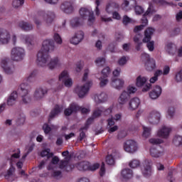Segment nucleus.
<instances>
[{"mask_svg":"<svg viewBox=\"0 0 182 182\" xmlns=\"http://www.w3.org/2000/svg\"><path fill=\"white\" fill-rule=\"evenodd\" d=\"M42 18L43 19L44 25L49 27L53 23L56 15L55 14V12L52 11L38 12V15L33 19L34 23L36 25L37 28L42 26Z\"/></svg>","mask_w":182,"mask_h":182,"instance_id":"obj_1","label":"nucleus"},{"mask_svg":"<svg viewBox=\"0 0 182 182\" xmlns=\"http://www.w3.org/2000/svg\"><path fill=\"white\" fill-rule=\"evenodd\" d=\"M154 5H162L163 6H177V4H174L173 2H168L166 1V0H151L149 2V6L147 9V11L144 14L142 18H141V25H144L145 26H147V23H149V21L147 20V17L146 16H150L151 15H153V14H156V11L154 9Z\"/></svg>","mask_w":182,"mask_h":182,"instance_id":"obj_2","label":"nucleus"},{"mask_svg":"<svg viewBox=\"0 0 182 182\" xmlns=\"http://www.w3.org/2000/svg\"><path fill=\"white\" fill-rule=\"evenodd\" d=\"M31 85H29L28 83L21 84L18 89V92L21 96V102L23 103V105H29L32 100L31 95H29Z\"/></svg>","mask_w":182,"mask_h":182,"instance_id":"obj_3","label":"nucleus"},{"mask_svg":"<svg viewBox=\"0 0 182 182\" xmlns=\"http://www.w3.org/2000/svg\"><path fill=\"white\" fill-rule=\"evenodd\" d=\"M154 33L153 28H148L144 32V38L142 39L144 43H146V48L149 52L154 50V41H151V36Z\"/></svg>","mask_w":182,"mask_h":182,"instance_id":"obj_4","label":"nucleus"},{"mask_svg":"<svg viewBox=\"0 0 182 182\" xmlns=\"http://www.w3.org/2000/svg\"><path fill=\"white\" fill-rule=\"evenodd\" d=\"M80 15L82 19H87V23L90 26L95 23V18L93 11L86 8H81L80 9Z\"/></svg>","mask_w":182,"mask_h":182,"instance_id":"obj_5","label":"nucleus"},{"mask_svg":"<svg viewBox=\"0 0 182 182\" xmlns=\"http://www.w3.org/2000/svg\"><path fill=\"white\" fill-rule=\"evenodd\" d=\"M25 58V49L21 47H15L11 50V58L15 62H21Z\"/></svg>","mask_w":182,"mask_h":182,"instance_id":"obj_6","label":"nucleus"},{"mask_svg":"<svg viewBox=\"0 0 182 182\" xmlns=\"http://www.w3.org/2000/svg\"><path fill=\"white\" fill-rule=\"evenodd\" d=\"M91 86L92 81H87L83 85H77L75 88L74 92L77 95L78 97H85V96L89 93Z\"/></svg>","mask_w":182,"mask_h":182,"instance_id":"obj_7","label":"nucleus"},{"mask_svg":"<svg viewBox=\"0 0 182 182\" xmlns=\"http://www.w3.org/2000/svg\"><path fill=\"white\" fill-rule=\"evenodd\" d=\"M81 110V113L82 114H87V113H89L90 112V109L87 108H82L77 105L76 103L71 104L68 108L65 109L64 111V113L65 116H70L72 113H76V112Z\"/></svg>","mask_w":182,"mask_h":182,"instance_id":"obj_8","label":"nucleus"},{"mask_svg":"<svg viewBox=\"0 0 182 182\" xmlns=\"http://www.w3.org/2000/svg\"><path fill=\"white\" fill-rule=\"evenodd\" d=\"M49 60H50V55H49V53L41 49L37 53L38 65L40 66H46Z\"/></svg>","mask_w":182,"mask_h":182,"instance_id":"obj_9","label":"nucleus"},{"mask_svg":"<svg viewBox=\"0 0 182 182\" xmlns=\"http://www.w3.org/2000/svg\"><path fill=\"white\" fill-rule=\"evenodd\" d=\"M124 149L127 153H136L139 149L137 142L133 139L127 140L124 144Z\"/></svg>","mask_w":182,"mask_h":182,"instance_id":"obj_10","label":"nucleus"},{"mask_svg":"<svg viewBox=\"0 0 182 182\" xmlns=\"http://www.w3.org/2000/svg\"><path fill=\"white\" fill-rule=\"evenodd\" d=\"M0 66L4 70L5 73H6V75H12V73H14L15 71L14 65L9 63V58H3L0 62Z\"/></svg>","mask_w":182,"mask_h":182,"instance_id":"obj_11","label":"nucleus"},{"mask_svg":"<svg viewBox=\"0 0 182 182\" xmlns=\"http://www.w3.org/2000/svg\"><path fill=\"white\" fill-rule=\"evenodd\" d=\"M60 9L64 14H67L68 15H70V14H73V11H75V7L73 6V2L72 1H63L61 3L60 6Z\"/></svg>","mask_w":182,"mask_h":182,"instance_id":"obj_12","label":"nucleus"},{"mask_svg":"<svg viewBox=\"0 0 182 182\" xmlns=\"http://www.w3.org/2000/svg\"><path fill=\"white\" fill-rule=\"evenodd\" d=\"M151 166H153L151 160L146 159L144 161L141 171L144 177H150L151 176Z\"/></svg>","mask_w":182,"mask_h":182,"instance_id":"obj_13","label":"nucleus"},{"mask_svg":"<svg viewBox=\"0 0 182 182\" xmlns=\"http://www.w3.org/2000/svg\"><path fill=\"white\" fill-rule=\"evenodd\" d=\"M11 41V33L8 30L0 28V45H8Z\"/></svg>","mask_w":182,"mask_h":182,"instance_id":"obj_14","label":"nucleus"},{"mask_svg":"<svg viewBox=\"0 0 182 182\" xmlns=\"http://www.w3.org/2000/svg\"><path fill=\"white\" fill-rule=\"evenodd\" d=\"M16 168L12 164H11L9 168L6 171L4 174V178L7 180V181L13 182L15 181V178H18L16 175H15V171Z\"/></svg>","mask_w":182,"mask_h":182,"instance_id":"obj_15","label":"nucleus"},{"mask_svg":"<svg viewBox=\"0 0 182 182\" xmlns=\"http://www.w3.org/2000/svg\"><path fill=\"white\" fill-rule=\"evenodd\" d=\"M60 82H63L66 87H70L73 82H72V78H70L68 71H63L59 75Z\"/></svg>","mask_w":182,"mask_h":182,"instance_id":"obj_16","label":"nucleus"},{"mask_svg":"<svg viewBox=\"0 0 182 182\" xmlns=\"http://www.w3.org/2000/svg\"><path fill=\"white\" fill-rule=\"evenodd\" d=\"M41 50H44L49 53V52H53L55 50V42L52 39H47L43 42V46Z\"/></svg>","mask_w":182,"mask_h":182,"instance_id":"obj_17","label":"nucleus"},{"mask_svg":"<svg viewBox=\"0 0 182 182\" xmlns=\"http://www.w3.org/2000/svg\"><path fill=\"white\" fill-rule=\"evenodd\" d=\"M160 117H161L160 112L157 111H152L148 117V122L151 124H157L160 122Z\"/></svg>","mask_w":182,"mask_h":182,"instance_id":"obj_18","label":"nucleus"},{"mask_svg":"<svg viewBox=\"0 0 182 182\" xmlns=\"http://www.w3.org/2000/svg\"><path fill=\"white\" fill-rule=\"evenodd\" d=\"M46 95H48V88L39 87L34 92L33 97L35 100H41L43 99Z\"/></svg>","mask_w":182,"mask_h":182,"instance_id":"obj_19","label":"nucleus"},{"mask_svg":"<svg viewBox=\"0 0 182 182\" xmlns=\"http://www.w3.org/2000/svg\"><path fill=\"white\" fill-rule=\"evenodd\" d=\"M85 38V33L83 31H80L76 32L74 36L70 39V43L73 45H79L82 41H83Z\"/></svg>","mask_w":182,"mask_h":182,"instance_id":"obj_20","label":"nucleus"},{"mask_svg":"<svg viewBox=\"0 0 182 182\" xmlns=\"http://www.w3.org/2000/svg\"><path fill=\"white\" fill-rule=\"evenodd\" d=\"M111 86L117 90H120L124 86V80L122 78H112Z\"/></svg>","mask_w":182,"mask_h":182,"instance_id":"obj_21","label":"nucleus"},{"mask_svg":"<svg viewBox=\"0 0 182 182\" xmlns=\"http://www.w3.org/2000/svg\"><path fill=\"white\" fill-rule=\"evenodd\" d=\"M150 154L151 157L159 159V157H161V156H164V151L160 146L152 147L150 149Z\"/></svg>","mask_w":182,"mask_h":182,"instance_id":"obj_22","label":"nucleus"},{"mask_svg":"<svg viewBox=\"0 0 182 182\" xmlns=\"http://www.w3.org/2000/svg\"><path fill=\"white\" fill-rule=\"evenodd\" d=\"M119 6L114 1H109L107 4L105 11L107 14H113L116 11H119Z\"/></svg>","mask_w":182,"mask_h":182,"instance_id":"obj_23","label":"nucleus"},{"mask_svg":"<svg viewBox=\"0 0 182 182\" xmlns=\"http://www.w3.org/2000/svg\"><path fill=\"white\" fill-rule=\"evenodd\" d=\"M140 106V100L137 97H134L130 100L128 104V110L133 112Z\"/></svg>","mask_w":182,"mask_h":182,"instance_id":"obj_24","label":"nucleus"},{"mask_svg":"<svg viewBox=\"0 0 182 182\" xmlns=\"http://www.w3.org/2000/svg\"><path fill=\"white\" fill-rule=\"evenodd\" d=\"M121 178L124 181H127L130 178H133V171L130 168H124L121 171Z\"/></svg>","mask_w":182,"mask_h":182,"instance_id":"obj_25","label":"nucleus"},{"mask_svg":"<svg viewBox=\"0 0 182 182\" xmlns=\"http://www.w3.org/2000/svg\"><path fill=\"white\" fill-rule=\"evenodd\" d=\"M161 87L159 85H156L153 90L149 92V97L153 100H156V99H159L161 95Z\"/></svg>","mask_w":182,"mask_h":182,"instance_id":"obj_26","label":"nucleus"},{"mask_svg":"<svg viewBox=\"0 0 182 182\" xmlns=\"http://www.w3.org/2000/svg\"><path fill=\"white\" fill-rule=\"evenodd\" d=\"M108 96L106 92H101L100 94L96 95L94 97V100L97 105H100V103H105L107 102Z\"/></svg>","mask_w":182,"mask_h":182,"instance_id":"obj_27","label":"nucleus"},{"mask_svg":"<svg viewBox=\"0 0 182 182\" xmlns=\"http://www.w3.org/2000/svg\"><path fill=\"white\" fill-rule=\"evenodd\" d=\"M171 132V129L164 126L158 131L159 137H162V139H167L168 136H170V132Z\"/></svg>","mask_w":182,"mask_h":182,"instance_id":"obj_28","label":"nucleus"},{"mask_svg":"<svg viewBox=\"0 0 182 182\" xmlns=\"http://www.w3.org/2000/svg\"><path fill=\"white\" fill-rule=\"evenodd\" d=\"M165 50L168 55L174 56L177 52V46L171 42L168 43L165 46Z\"/></svg>","mask_w":182,"mask_h":182,"instance_id":"obj_29","label":"nucleus"},{"mask_svg":"<svg viewBox=\"0 0 182 182\" xmlns=\"http://www.w3.org/2000/svg\"><path fill=\"white\" fill-rule=\"evenodd\" d=\"M119 157V152L114 151L110 155L106 158V163L108 166H114V159Z\"/></svg>","mask_w":182,"mask_h":182,"instance_id":"obj_30","label":"nucleus"},{"mask_svg":"<svg viewBox=\"0 0 182 182\" xmlns=\"http://www.w3.org/2000/svg\"><path fill=\"white\" fill-rule=\"evenodd\" d=\"M47 65L51 70L55 69V68H58V66H60V61L58 57H55L53 58H50V60L47 63Z\"/></svg>","mask_w":182,"mask_h":182,"instance_id":"obj_31","label":"nucleus"},{"mask_svg":"<svg viewBox=\"0 0 182 182\" xmlns=\"http://www.w3.org/2000/svg\"><path fill=\"white\" fill-rule=\"evenodd\" d=\"M72 28H79L83 25V19L80 17H74L70 21Z\"/></svg>","mask_w":182,"mask_h":182,"instance_id":"obj_32","label":"nucleus"},{"mask_svg":"<svg viewBox=\"0 0 182 182\" xmlns=\"http://www.w3.org/2000/svg\"><path fill=\"white\" fill-rule=\"evenodd\" d=\"M18 27L22 29V31H25L26 32L32 31L33 29V25L26 21H20L18 23Z\"/></svg>","mask_w":182,"mask_h":182,"instance_id":"obj_33","label":"nucleus"},{"mask_svg":"<svg viewBox=\"0 0 182 182\" xmlns=\"http://www.w3.org/2000/svg\"><path fill=\"white\" fill-rule=\"evenodd\" d=\"M130 99V95L127 91H123L119 98V105H126L129 100Z\"/></svg>","mask_w":182,"mask_h":182,"instance_id":"obj_34","label":"nucleus"},{"mask_svg":"<svg viewBox=\"0 0 182 182\" xmlns=\"http://www.w3.org/2000/svg\"><path fill=\"white\" fill-rule=\"evenodd\" d=\"M59 167L61 170H63L64 171H71L74 166L73 165H70V164H69V161H60L59 164Z\"/></svg>","mask_w":182,"mask_h":182,"instance_id":"obj_35","label":"nucleus"},{"mask_svg":"<svg viewBox=\"0 0 182 182\" xmlns=\"http://www.w3.org/2000/svg\"><path fill=\"white\" fill-rule=\"evenodd\" d=\"M145 68L148 72H152L156 69V60L153 58H148L145 64Z\"/></svg>","mask_w":182,"mask_h":182,"instance_id":"obj_36","label":"nucleus"},{"mask_svg":"<svg viewBox=\"0 0 182 182\" xmlns=\"http://www.w3.org/2000/svg\"><path fill=\"white\" fill-rule=\"evenodd\" d=\"M63 110V108L60 105H55L53 109L50 112V119H53L56 117Z\"/></svg>","mask_w":182,"mask_h":182,"instance_id":"obj_37","label":"nucleus"},{"mask_svg":"<svg viewBox=\"0 0 182 182\" xmlns=\"http://www.w3.org/2000/svg\"><path fill=\"white\" fill-rule=\"evenodd\" d=\"M90 167V164L88 161H82L77 164V168H78L80 171H86V170H89Z\"/></svg>","mask_w":182,"mask_h":182,"instance_id":"obj_38","label":"nucleus"},{"mask_svg":"<svg viewBox=\"0 0 182 182\" xmlns=\"http://www.w3.org/2000/svg\"><path fill=\"white\" fill-rule=\"evenodd\" d=\"M147 80H149V78L146 77L139 75L136 79V85L138 87H141V86H144Z\"/></svg>","mask_w":182,"mask_h":182,"instance_id":"obj_39","label":"nucleus"},{"mask_svg":"<svg viewBox=\"0 0 182 182\" xmlns=\"http://www.w3.org/2000/svg\"><path fill=\"white\" fill-rule=\"evenodd\" d=\"M58 163H59V157L53 156L48 166V170H55V168L58 166Z\"/></svg>","mask_w":182,"mask_h":182,"instance_id":"obj_40","label":"nucleus"},{"mask_svg":"<svg viewBox=\"0 0 182 182\" xmlns=\"http://www.w3.org/2000/svg\"><path fill=\"white\" fill-rule=\"evenodd\" d=\"M173 144L176 147H182V136L175 135L173 139Z\"/></svg>","mask_w":182,"mask_h":182,"instance_id":"obj_41","label":"nucleus"},{"mask_svg":"<svg viewBox=\"0 0 182 182\" xmlns=\"http://www.w3.org/2000/svg\"><path fill=\"white\" fill-rule=\"evenodd\" d=\"M163 75V70H158L155 72L154 76L150 78L149 82L150 83H156L157 80H159V76H161Z\"/></svg>","mask_w":182,"mask_h":182,"instance_id":"obj_42","label":"nucleus"},{"mask_svg":"<svg viewBox=\"0 0 182 182\" xmlns=\"http://www.w3.org/2000/svg\"><path fill=\"white\" fill-rule=\"evenodd\" d=\"M22 38L28 45H34L35 43V36H23Z\"/></svg>","mask_w":182,"mask_h":182,"instance_id":"obj_43","label":"nucleus"},{"mask_svg":"<svg viewBox=\"0 0 182 182\" xmlns=\"http://www.w3.org/2000/svg\"><path fill=\"white\" fill-rule=\"evenodd\" d=\"M41 157H46L47 159H50V157H53V153H50V149H46L41 153Z\"/></svg>","mask_w":182,"mask_h":182,"instance_id":"obj_44","label":"nucleus"},{"mask_svg":"<svg viewBox=\"0 0 182 182\" xmlns=\"http://www.w3.org/2000/svg\"><path fill=\"white\" fill-rule=\"evenodd\" d=\"M167 114L168 119H173L176 114V108H174V107H169L168 108Z\"/></svg>","mask_w":182,"mask_h":182,"instance_id":"obj_45","label":"nucleus"},{"mask_svg":"<svg viewBox=\"0 0 182 182\" xmlns=\"http://www.w3.org/2000/svg\"><path fill=\"white\" fill-rule=\"evenodd\" d=\"M142 127L144 130L142 136L143 137L147 139V137H149L151 134V128L145 126H143Z\"/></svg>","mask_w":182,"mask_h":182,"instance_id":"obj_46","label":"nucleus"},{"mask_svg":"<svg viewBox=\"0 0 182 182\" xmlns=\"http://www.w3.org/2000/svg\"><path fill=\"white\" fill-rule=\"evenodd\" d=\"M99 80L100 87H105L107 85V83H109V79H107V77L101 76L99 78Z\"/></svg>","mask_w":182,"mask_h":182,"instance_id":"obj_47","label":"nucleus"},{"mask_svg":"<svg viewBox=\"0 0 182 182\" xmlns=\"http://www.w3.org/2000/svg\"><path fill=\"white\" fill-rule=\"evenodd\" d=\"M95 117H93L92 116L90 117V118L87 119L85 127L81 128V130H87V129H89V126H90L91 124L93 123V122H95Z\"/></svg>","mask_w":182,"mask_h":182,"instance_id":"obj_48","label":"nucleus"},{"mask_svg":"<svg viewBox=\"0 0 182 182\" xmlns=\"http://www.w3.org/2000/svg\"><path fill=\"white\" fill-rule=\"evenodd\" d=\"M52 177H53L56 180H60V178L63 177V175L62 174V171H55V169H53Z\"/></svg>","mask_w":182,"mask_h":182,"instance_id":"obj_49","label":"nucleus"},{"mask_svg":"<svg viewBox=\"0 0 182 182\" xmlns=\"http://www.w3.org/2000/svg\"><path fill=\"white\" fill-rule=\"evenodd\" d=\"M129 166L131 167V168H137V167L140 166V161H139L137 159H133L132 161H129Z\"/></svg>","mask_w":182,"mask_h":182,"instance_id":"obj_50","label":"nucleus"},{"mask_svg":"<svg viewBox=\"0 0 182 182\" xmlns=\"http://www.w3.org/2000/svg\"><path fill=\"white\" fill-rule=\"evenodd\" d=\"M95 63L97 66L102 68V66H104L105 63H106V59H105V58H97L95 60Z\"/></svg>","mask_w":182,"mask_h":182,"instance_id":"obj_51","label":"nucleus"},{"mask_svg":"<svg viewBox=\"0 0 182 182\" xmlns=\"http://www.w3.org/2000/svg\"><path fill=\"white\" fill-rule=\"evenodd\" d=\"M53 39L57 45H62V38L60 37V35H59V33H55L53 35Z\"/></svg>","mask_w":182,"mask_h":182,"instance_id":"obj_52","label":"nucleus"},{"mask_svg":"<svg viewBox=\"0 0 182 182\" xmlns=\"http://www.w3.org/2000/svg\"><path fill=\"white\" fill-rule=\"evenodd\" d=\"M110 73H112V70L109 67H106L102 70V76L104 77H109Z\"/></svg>","mask_w":182,"mask_h":182,"instance_id":"obj_53","label":"nucleus"},{"mask_svg":"<svg viewBox=\"0 0 182 182\" xmlns=\"http://www.w3.org/2000/svg\"><path fill=\"white\" fill-rule=\"evenodd\" d=\"M174 80L176 83H181V82H182V70L175 75Z\"/></svg>","mask_w":182,"mask_h":182,"instance_id":"obj_54","label":"nucleus"},{"mask_svg":"<svg viewBox=\"0 0 182 182\" xmlns=\"http://www.w3.org/2000/svg\"><path fill=\"white\" fill-rule=\"evenodd\" d=\"M24 0H13V8H19L23 5Z\"/></svg>","mask_w":182,"mask_h":182,"instance_id":"obj_55","label":"nucleus"},{"mask_svg":"<svg viewBox=\"0 0 182 182\" xmlns=\"http://www.w3.org/2000/svg\"><path fill=\"white\" fill-rule=\"evenodd\" d=\"M150 144H161L163 140L159 138H151L149 140Z\"/></svg>","mask_w":182,"mask_h":182,"instance_id":"obj_56","label":"nucleus"},{"mask_svg":"<svg viewBox=\"0 0 182 182\" xmlns=\"http://www.w3.org/2000/svg\"><path fill=\"white\" fill-rule=\"evenodd\" d=\"M134 11L136 15H141L144 12V9L141 6L136 5L135 6Z\"/></svg>","mask_w":182,"mask_h":182,"instance_id":"obj_57","label":"nucleus"},{"mask_svg":"<svg viewBox=\"0 0 182 182\" xmlns=\"http://www.w3.org/2000/svg\"><path fill=\"white\" fill-rule=\"evenodd\" d=\"M102 113H103V109H97L94 110L92 116L95 119H97V117H100V116L102 115Z\"/></svg>","mask_w":182,"mask_h":182,"instance_id":"obj_58","label":"nucleus"},{"mask_svg":"<svg viewBox=\"0 0 182 182\" xmlns=\"http://www.w3.org/2000/svg\"><path fill=\"white\" fill-rule=\"evenodd\" d=\"M123 39H124V36L123 35V33L120 32H117L115 33V41L117 42H122Z\"/></svg>","mask_w":182,"mask_h":182,"instance_id":"obj_59","label":"nucleus"},{"mask_svg":"<svg viewBox=\"0 0 182 182\" xmlns=\"http://www.w3.org/2000/svg\"><path fill=\"white\" fill-rule=\"evenodd\" d=\"M127 92L130 95H133V93H136V92H137V88H136V87L129 85L127 87Z\"/></svg>","mask_w":182,"mask_h":182,"instance_id":"obj_60","label":"nucleus"},{"mask_svg":"<svg viewBox=\"0 0 182 182\" xmlns=\"http://www.w3.org/2000/svg\"><path fill=\"white\" fill-rule=\"evenodd\" d=\"M85 130H87V129H82V128L80 129V136L78 137V141H82V140H83V139L86 138V132H85Z\"/></svg>","mask_w":182,"mask_h":182,"instance_id":"obj_61","label":"nucleus"},{"mask_svg":"<svg viewBox=\"0 0 182 182\" xmlns=\"http://www.w3.org/2000/svg\"><path fill=\"white\" fill-rule=\"evenodd\" d=\"M143 38V36H141V33H137L136 36L134 37V42L135 43H141V38Z\"/></svg>","mask_w":182,"mask_h":182,"instance_id":"obj_62","label":"nucleus"},{"mask_svg":"<svg viewBox=\"0 0 182 182\" xmlns=\"http://www.w3.org/2000/svg\"><path fill=\"white\" fill-rule=\"evenodd\" d=\"M126 63H127V58H126V56H122L118 60V65H119V66H124Z\"/></svg>","mask_w":182,"mask_h":182,"instance_id":"obj_63","label":"nucleus"},{"mask_svg":"<svg viewBox=\"0 0 182 182\" xmlns=\"http://www.w3.org/2000/svg\"><path fill=\"white\" fill-rule=\"evenodd\" d=\"M26 117L24 114H21L17 119V124H23L25 123Z\"/></svg>","mask_w":182,"mask_h":182,"instance_id":"obj_64","label":"nucleus"}]
</instances>
